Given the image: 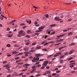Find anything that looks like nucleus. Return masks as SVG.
<instances>
[{"instance_id":"nucleus-1","label":"nucleus","mask_w":77,"mask_h":77,"mask_svg":"<svg viewBox=\"0 0 77 77\" xmlns=\"http://www.w3.org/2000/svg\"><path fill=\"white\" fill-rule=\"evenodd\" d=\"M48 63V61H45L42 64L43 66L41 68V69H44L45 68V67L47 66Z\"/></svg>"},{"instance_id":"nucleus-2","label":"nucleus","mask_w":77,"mask_h":77,"mask_svg":"<svg viewBox=\"0 0 77 77\" xmlns=\"http://www.w3.org/2000/svg\"><path fill=\"white\" fill-rule=\"evenodd\" d=\"M23 33H24V31L23 30H21L19 32V34H20L21 36H24V35H26V32Z\"/></svg>"},{"instance_id":"nucleus-3","label":"nucleus","mask_w":77,"mask_h":77,"mask_svg":"<svg viewBox=\"0 0 77 77\" xmlns=\"http://www.w3.org/2000/svg\"><path fill=\"white\" fill-rule=\"evenodd\" d=\"M33 60H32V62H35V60H39V58L34 57L33 58Z\"/></svg>"},{"instance_id":"nucleus-4","label":"nucleus","mask_w":77,"mask_h":77,"mask_svg":"<svg viewBox=\"0 0 77 77\" xmlns=\"http://www.w3.org/2000/svg\"><path fill=\"white\" fill-rule=\"evenodd\" d=\"M44 54H35V57H40V56H44Z\"/></svg>"},{"instance_id":"nucleus-5","label":"nucleus","mask_w":77,"mask_h":77,"mask_svg":"<svg viewBox=\"0 0 77 77\" xmlns=\"http://www.w3.org/2000/svg\"><path fill=\"white\" fill-rule=\"evenodd\" d=\"M30 65L28 64H26L24 65H23V66L25 67V68H28V66H29Z\"/></svg>"},{"instance_id":"nucleus-6","label":"nucleus","mask_w":77,"mask_h":77,"mask_svg":"<svg viewBox=\"0 0 77 77\" xmlns=\"http://www.w3.org/2000/svg\"><path fill=\"white\" fill-rule=\"evenodd\" d=\"M61 54H62V53H61V52L57 53H56V54H55V55H54V57H57V56H59V55Z\"/></svg>"},{"instance_id":"nucleus-7","label":"nucleus","mask_w":77,"mask_h":77,"mask_svg":"<svg viewBox=\"0 0 77 77\" xmlns=\"http://www.w3.org/2000/svg\"><path fill=\"white\" fill-rule=\"evenodd\" d=\"M55 21H60L61 19H59V17H55L54 18Z\"/></svg>"},{"instance_id":"nucleus-8","label":"nucleus","mask_w":77,"mask_h":77,"mask_svg":"<svg viewBox=\"0 0 77 77\" xmlns=\"http://www.w3.org/2000/svg\"><path fill=\"white\" fill-rule=\"evenodd\" d=\"M15 21H17V20H12L9 23V24H12L13 23H14V22H15Z\"/></svg>"},{"instance_id":"nucleus-9","label":"nucleus","mask_w":77,"mask_h":77,"mask_svg":"<svg viewBox=\"0 0 77 77\" xmlns=\"http://www.w3.org/2000/svg\"><path fill=\"white\" fill-rule=\"evenodd\" d=\"M29 48L28 47L24 48H23V50H24V51H28V50H29Z\"/></svg>"},{"instance_id":"nucleus-10","label":"nucleus","mask_w":77,"mask_h":77,"mask_svg":"<svg viewBox=\"0 0 77 77\" xmlns=\"http://www.w3.org/2000/svg\"><path fill=\"white\" fill-rule=\"evenodd\" d=\"M46 33H48V34H50V29H48L46 31Z\"/></svg>"},{"instance_id":"nucleus-11","label":"nucleus","mask_w":77,"mask_h":77,"mask_svg":"<svg viewBox=\"0 0 77 77\" xmlns=\"http://www.w3.org/2000/svg\"><path fill=\"white\" fill-rule=\"evenodd\" d=\"M44 27H45V26H43L42 27H39L38 28L39 30H42V29H43Z\"/></svg>"},{"instance_id":"nucleus-12","label":"nucleus","mask_w":77,"mask_h":77,"mask_svg":"<svg viewBox=\"0 0 77 77\" xmlns=\"http://www.w3.org/2000/svg\"><path fill=\"white\" fill-rule=\"evenodd\" d=\"M74 50H72L69 53V54H71L72 53H74Z\"/></svg>"},{"instance_id":"nucleus-13","label":"nucleus","mask_w":77,"mask_h":77,"mask_svg":"<svg viewBox=\"0 0 77 77\" xmlns=\"http://www.w3.org/2000/svg\"><path fill=\"white\" fill-rule=\"evenodd\" d=\"M26 21L29 23V24H30L31 23V20H29V21L28 20H26Z\"/></svg>"},{"instance_id":"nucleus-14","label":"nucleus","mask_w":77,"mask_h":77,"mask_svg":"<svg viewBox=\"0 0 77 77\" xmlns=\"http://www.w3.org/2000/svg\"><path fill=\"white\" fill-rule=\"evenodd\" d=\"M55 25H56L55 24H52V25H50V26H49V27H53V26H55Z\"/></svg>"},{"instance_id":"nucleus-15","label":"nucleus","mask_w":77,"mask_h":77,"mask_svg":"<svg viewBox=\"0 0 77 77\" xmlns=\"http://www.w3.org/2000/svg\"><path fill=\"white\" fill-rule=\"evenodd\" d=\"M75 44V43H72L71 44H69V46H71V45H74Z\"/></svg>"},{"instance_id":"nucleus-16","label":"nucleus","mask_w":77,"mask_h":77,"mask_svg":"<svg viewBox=\"0 0 77 77\" xmlns=\"http://www.w3.org/2000/svg\"><path fill=\"white\" fill-rule=\"evenodd\" d=\"M10 66H9L8 65H6V68L8 69V68H10Z\"/></svg>"},{"instance_id":"nucleus-17","label":"nucleus","mask_w":77,"mask_h":77,"mask_svg":"<svg viewBox=\"0 0 77 77\" xmlns=\"http://www.w3.org/2000/svg\"><path fill=\"white\" fill-rule=\"evenodd\" d=\"M46 42H47V41H44L42 42L41 44H45V43H46Z\"/></svg>"},{"instance_id":"nucleus-18","label":"nucleus","mask_w":77,"mask_h":77,"mask_svg":"<svg viewBox=\"0 0 77 77\" xmlns=\"http://www.w3.org/2000/svg\"><path fill=\"white\" fill-rule=\"evenodd\" d=\"M72 35V32H70L68 34V36H70V35Z\"/></svg>"},{"instance_id":"nucleus-19","label":"nucleus","mask_w":77,"mask_h":77,"mask_svg":"<svg viewBox=\"0 0 77 77\" xmlns=\"http://www.w3.org/2000/svg\"><path fill=\"white\" fill-rule=\"evenodd\" d=\"M73 59V57H70L68 59V60H71V59Z\"/></svg>"},{"instance_id":"nucleus-20","label":"nucleus","mask_w":77,"mask_h":77,"mask_svg":"<svg viewBox=\"0 0 77 77\" xmlns=\"http://www.w3.org/2000/svg\"><path fill=\"white\" fill-rule=\"evenodd\" d=\"M26 32L27 33H30V32H31V31L30 30H28Z\"/></svg>"},{"instance_id":"nucleus-21","label":"nucleus","mask_w":77,"mask_h":77,"mask_svg":"<svg viewBox=\"0 0 77 77\" xmlns=\"http://www.w3.org/2000/svg\"><path fill=\"white\" fill-rule=\"evenodd\" d=\"M51 56H53V54L48 56V58H50Z\"/></svg>"},{"instance_id":"nucleus-22","label":"nucleus","mask_w":77,"mask_h":77,"mask_svg":"<svg viewBox=\"0 0 77 77\" xmlns=\"http://www.w3.org/2000/svg\"><path fill=\"white\" fill-rule=\"evenodd\" d=\"M36 51V50H31L29 51V52H35Z\"/></svg>"},{"instance_id":"nucleus-23","label":"nucleus","mask_w":77,"mask_h":77,"mask_svg":"<svg viewBox=\"0 0 77 77\" xmlns=\"http://www.w3.org/2000/svg\"><path fill=\"white\" fill-rule=\"evenodd\" d=\"M41 46H38L36 47V49H41Z\"/></svg>"},{"instance_id":"nucleus-24","label":"nucleus","mask_w":77,"mask_h":77,"mask_svg":"<svg viewBox=\"0 0 77 77\" xmlns=\"http://www.w3.org/2000/svg\"><path fill=\"white\" fill-rule=\"evenodd\" d=\"M55 33V31H53L50 34V35H54V34Z\"/></svg>"},{"instance_id":"nucleus-25","label":"nucleus","mask_w":77,"mask_h":77,"mask_svg":"<svg viewBox=\"0 0 77 77\" xmlns=\"http://www.w3.org/2000/svg\"><path fill=\"white\" fill-rule=\"evenodd\" d=\"M30 41V40H25V42H29Z\"/></svg>"},{"instance_id":"nucleus-26","label":"nucleus","mask_w":77,"mask_h":77,"mask_svg":"<svg viewBox=\"0 0 77 77\" xmlns=\"http://www.w3.org/2000/svg\"><path fill=\"white\" fill-rule=\"evenodd\" d=\"M12 54H17V51H14L13 52H12Z\"/></svg>"},{"instance_id":"nucleus-27","label":"nucleus","mask_w":77,"mask_h":77,"mask_svg":"<svg viewBox=\"0 0 77 77\" xmlns=\"http://www.w3.org/2000/svg\"><path fill=\"white\" fill-rule=\"evenodd\" d=\"M14 46L15 47H19V45H17V44L14 45Z\"/></svg>"},{"instance_id":"nucleus-28","label":"nucleus","mask_w":77,"mask_h":77,"mask_svg":"<svg viewBox=\"0 0 77 77\" xmlns=\"http://www.w3.org/2000/svg\"><path fill=\"white\" fill-rule=\"evenodd\" d=\"M46 73H47V74H49L51 73V72L48 71L46 72Z\"/></svg>"},{"instance_id":"nucleus-29","label":"nucleus","mask_w":77,"mask_h":77,"mask_svg":"<svg viewBox=\"0 0 77 77\" xmlns=\"http://www.w3.org/2000/svg\"><path fill=\"white\" fill-rule=\"evenodd\" d=\"M12 36H13V34L11 35H9V36H8V37L11 38V37H12Z\"/></svg>"},{"instance_id":"nucleus-30","label":"nucleus","mask_w":77,"mask_h":77,"mask_svg":"<svg viewBox=\"0 0 77 77\" xmlns=\"http://www.w3.org/2000/svg\"><path fill=\"white\" fill-rule=\"evenodd\" d=\"M64 54L65 55H68V53L66 52L64 53Z\"/></svg>"},{"instance_id":"nucleus-31","label":"nucleus","mask_w":77,"mask_h":77,"mask_svg":"<svg viewBox=\"0 0 77 77\" xmlns=\"http://www.w3.org/2000/svg\"><path fill=\"white\" fill-rule=\"evenodd\" d=\"M25 25V24L24 23H22L20 24V26H22Z\"/></svg>"},{"instance_id":"nucleus-32","label":"nucleus","mask_w":77,"mask_h":77,"mask_svg":"<svg viewBox=\"0 0 77 77\" xmlns=\"http://www.w3.org/2000/svg\"><path fill=\"white\" fill-rule=\"evenodd\" d=\"M20 59V57H17L15 58V60H17V59Z\"/></svg>"},{"instance_id":"nucleus-33","label":"nucleus","mask_w":77,"mask_h":77,"mask_svg":"<svg viewBox=\"0 0 77 77\" xmlns=\"http://www.w3.org/2000/svg\"><path fill=\"white\" fill-rule=\"evenodd\" d=\"M27 69H25L23 70H22V72H23L24 71H27Z\"/></svg>"},{"instance_id":"nucleus-34","label":"nucleus","mask_w":77,"mask_h":77,"mask_svg":"<svg viewBox=\"0 0 77 77\" xmlns=\"http://www.w3.org/2000/svg\"><path fill=\"white\" fill-rule=\"evenodd\" d=\"M72 19L70 18V19H69L68 20V21H72Z\"/></svg>"},{"instance_id":"nucleus-35","label":"nucleus","mask_w":77,"mask_h":77,"mask_svg":"<svg viewBox=\"0 0 77 77\" xmlns=\"http://www.w3.org/2000/svg\"><path fill=\"white\" fill-rule=\"evenodd\" d=\"M21 60L20 59V60H17L16 61V63H17V62H20Z\"/></svg>"},{"instance_id":"nucleus-36","label":"nucleus","mask_w":77,"mask_h":77,"mask_svg":"<svg viewBox=\"0 0 77 77\" xmlns=\"http://www.w3.org/2000/svg\"><path fill=\"white\" fill-rule=\"evenodd\" d=\"M41 66V64H38L37 66V67H38V68H39V67H40V66Z\"/></svg>"},{"instance_id":"nucleus-37","label":"nucleus","mask_w":77,"mask_h":77,"mask_svg":"<svg viewBox=\"0 0 77 77\" xmlns=\"http://www.w3.org/2000/svg\"><path fill=\"white\" fill-rule=\"evenodd\" d=\"M43 51H47V49H42Z\"/></svg>"},{"instance_id":"nucleus-38","label":"nucleus","mask_w":77,"mask_h":77,"mask_svg":"<svg viewBox=\"0 0 77 77\" xmlns=\"http://www.w3.org/2000/svg\"><path fill=\"white\" fill-rule=\"evenodd\" d=\"M63 62V60H60V63H62Z\"/></svg>"},{"instance_id":"nucleus-39","label":"nucleus","mask_w":77,"mask_h":77,"mask_svg":"<svg viewBox=\"0 0 77 77\" xmlns=\"http://www.w3.org/2000/svg\"><path fill=\"white\" fill-rule=\"evenodd\" d=\"M6 46L8 47H11V45L10 44H8L6 45Z\"/></svg>"},{"instance_id":"nucleus-40","label":"nucleus","mask_w":77,"mask_h":77,"mask_svg":"<svg viewBox=\"0 0 77 77\" xmlns=\"http://www.w3.org/2000/svg\"><path fill=\"white\" fill-rule=\"evenodd\" d=\"M55 42L54 41H52L51 42H49V44L50 43H51V44H54V43H55Z\"/></svg>"},{"instance_id":"nucleus-41","label":"nucleus","mask_w":77,"mask_h":77,"mask_svg":"<svg viewBox=\"0 0 77 77\" xmlns=\"http://www.w3.org/2000/svg\"><path fill=\"white\" fill-rule=\"evenodd\" d=\"M75 62L73 63L70 64V65H75Z\"/></svg>"},{"instance_id":"nucleus-42","label":"nucleus","mask_w":77,"mask_h":77,"mask_svg":"<svg viewBox=\"0 0 77 77\" xmlns=\"http://www.w3.org/2000/svg\"><path fill=\"white\" fill-rule=\"evenodd\" d=\"M7 63V61H5L3 62V63L4 64L6 63Z\"/></svg>"},{"instance_id":"nucleus-43","label":"nucleus","mask_w":77,"mask_h":77,"mask_svg":"<svg viewBox=\"0 0 77 77\" xmlns=\"http://www.w3.org/2000/svg\"><path fill=\"white\" fill-rule=\"evenodd\" d=\"M60 44H61V43H59L57 44H56L55 45H60Z\"/></svg>"},{"instance_id":"nucleus-44","label":"nucleus","mask_w":77,"mask_h":77,"mask_svg":"<svg viewBox=\"0 0 77 77\" xmlns=\"http://www.w3.org/2000/svg\"><path fill=\"white\" fill-rule=\"evenodd\" d=\"M74 66V64H72L70 66V68H73Z\"/></svg>"},{"instance_id":"nucleus-45","label":"nucleus","mask_w":77,"mask_h":77,"mask_svg":"<svg viewBox=\"0 0 77 77\" xmlns=\"http://www.w3.org/2000/svg\"><path fill=\"white\" fill-rule=\"evenodd\" d=\"M55 42H60V40H56L55 41Z\"/></svg>"},{"instance_id":"nucleus-46","label":"nucleus","mask_w":77,"mask_h":77,"mask_svg":"<svg viewBox=\"0 0 77 77\" xmlns=\"http://www.w3.org/2000/svg\"><path fill=\"white\" fill-rule=\"evenodd\" d=\"M23 53H19L17 55H22Z\"/></svg>"},{"instance_id":"nucleus-47","label":"nucleus","mask_w":77,"mask_h":77,"mask_svg":"<svg viewBox=\"0 0 77 77\" xmlns=\"http://www.w3.org/2000/svg\"><path fill=\"white\" fill-rule=\"evenodd\" d=\"M23 62L21 63H18V65H23Z\"/></svg>"},{"instance_id":"nucleus-48","label":"nucleus","mask_w":77,"mask_h":77,"mask_svg":"<svg viewBox=\"0 0 77 77\" xmlns=\"http://www.w3.org/2000/svg\"><path fill=\"white\" fill-rule=\"evenodd\" d=\"M26 38H30V36L29 35H26Z\"/></svg>"},{"instance_id":"nucleus-49","label":"nucleus","mask_w":77,"mask_h":77,"mask_svg":"<svg viewBox=\"0 0 77 77\" xmlns=\"http://www.w3.org/2000/svg\"><path fill=\"white\" fill-rule=\"evenodd\" d=\"M48 44H49V43H45L44 45H48Z\"/></svg>"},{"instance_id":"nucleus-50","label":"nucleus","mask_w":77,"mask_h":77,"mask_svg":"<svg viewBox=\"0 0 77 77\" xmlns=\"http://www.w3.org/2000/svg\"><path fill=\"white\" fill-rule=\"evenodd\" d=\"M45 17H46V18H48V14H47L45 15Z\"/></svg>"},{"instance_id":"nucleus-51","label":"nucleus","mask_w":77,"mask_h":77,"mask_svg":"<svg viewBox=\"0 0 77 77\" xmlns=\"http://www.w3.org/2000/svg\"><path fill=\"white\" fill-rule=\"evenodd\" d=\"M35 24H38V22L35 21L34 23Z\"/></svg>"},{"instance_id":"nucleus-52","label":"nucleus","mask_w":77,"mask_h":77,"mask_svg":"<svg viewBox=\"0 0 77 77\" xmlns=\"http://www.w3.org/2000/svg\"><path fill=\"white\" fill-rule=\"evenodd\" d=\"M75 60H72L69 62L70 63H72V62H75Z\"/></svg>"},{"instance_id":"nucleus-53","label":"nucleus","mask_w":77,"mask_h":77,"mask_svg":"<svg viewBox=\"0 0 77 77\" xmlns=\"http://www.w3.org/2000/svg\"><path fill=\"white\" fill-rule=\"evenodd\" d=\"M28 53H30L29 52H25V54H28Z\"/></svg>"},{"instance_id":"nucleus-54","label":"nucleus","mask_w":77,"mask_h":77,"mask_svg":"<svg viewBox=\"0 0 77 77\" xmlns=\"http://www.w3.org/2000/svg\"><path fill=\"white\" fill-rule=\"evenodd\" d=\"M56 75V73H54L52 74V75L53 76H54V75Z\"/></svg>"},{"instance_id":"nucleus-55","label":"nucleus","mask_w":77,"mask_h":77,"mask_svg":"<svg viewBox=\"0 0 77 77\" xmlns=\"http://www.w3.org/2000/svg\"><path fill=\"white\" fill-rule=\"evenodd\" d=\"M35 35H39V33H35Z\"/></svg>"},{"instance_id":"nucleus-56","label":"nucleus","mask_w":77,"mask_h":77,"mask_svg":"<svg viewBox=\"0 0 77 77\" xmlns=\"http://www.w3.org/2000/svg\"><path fill=\"white\" fill-rule=\"evenodd\" d=\"M71 29H72V28H69L67 29V30L68 31V30H71Z\"/></svg>"},{"instance_id":"nucleus-57","label":"nucleus","mask_w":77,"mask_h":77,"mask_svg":"<svg viewBox=\"0 0 77 77\" xmlns=\"http://www.w3.org/2000/svg\"><path fill=\"white\" fill-rule=\"evenodd\" d=\"M7 77H11V75H7Z\"/></svg>"},{"instance_id":"nucleus-58","label":"nucleus","mask_w":77,"mask_h":77,"mask_svg":"<svg viewBox=\"0 0 77 77\" xmlns=\"http://www.w3.org/2000/svg\"><path fill=\"white\" fill-rule=\"evenodd\" d=\"M7 56H8V57H9L10 56H11V55L8 54H7Z\"/></svg>"},{"instance_id":"nucleus-59","label":"nucleus","mask_w":77,"mask_h":77,"mask_svg":"<svg viewBox=\"0 0 77 77\" xmlns=\"http://www.w3.org/2000/svg\"><path fill=\"white\" fill-rule=\"evenodd\" d=\"M63 32H67V29L64 30H63Z\"/></svg>"},{"instance_id":"nucleus-60","label":"nucleus","mask_w":77,"mask_h":77,"mask_svg":"<svg viewBox=\"0 0 77 77\" xmlns=\"http://www.w3.org/2000/svg\"><path fill=\"white\" fill-rule=\"evenodd\" d=\"M39 63H40V62H36L35 63V65H38V64H39Z\"/></svg>"},{"instance_id":"nucleus-61","label":"nucleus","mask_w":77,"mask_h":77,"mask_svg":"<svg viewBox=\"0 0 77 77\" xmlns=\"http://www.w3.org/2000/svg\"><path fill=\"white\" fill-rule=\"evenodd\" d=\"M36 45V43H34L32 44V45Z\"/></svg>"},{"instance_id":"nucleus-62","label":"nucleus","mask_w":77,"mask_h":77,"mask_svg":"<svg viewBox=\"0 0 77 77\" xmlns=\"http://www.w3.org/2000/svg\"><path fill=\"white\" fill-rule=\"evenodd\" d=\"M56 60V58H54L52 59V60Z\"/></svg>"},{"instance_id":"nucleus-63","label":"nucleus","mask_w":77,"mask_h":77,"mask_svg":"<svg viewBox=\"0 0 77 77\" xmlns=\"http://www.w3.org/2000/svg\"><path fill=\"white\" fill-rule=\"evenodd\" d=\"M40 75H41V74H39L37 75H36V76L37 77H38V76H40Z\"/></svg>"},{"instance_id":"nucleus-64","label":"nucleus","mask_w":77,"mask_h":77,"mask_svg":"<svg viewBox=\"0 0 77 77\" xmlns=\"http://www.w3.org/2000/svg\"><path fill=\"white\" fill-rule=\"evenodd\" d=\"M21 35H20V34H18L17 35V36L18 37H20V36H21Z\"/></svg>"}]
</instances>
